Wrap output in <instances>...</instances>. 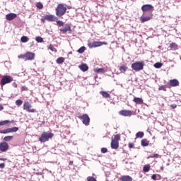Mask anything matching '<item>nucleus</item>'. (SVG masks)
<instances>
[{
  "label": "nucleus",
  "mask_w": 181,
  "mask_h": 181,
  "mask_svg": "<svg viewBox=\"0 0 181 181\" xmlns=\"http://www.w3.org/2000/svg\"><path fill=\"white\" fill-rule=\"evenodd\" d=\"M66 11H67V8L64 6V4H58V6L55 9L56 16L58 18H62V16H63L64 13H66Z\"/></svg>",
  "instance_id": "f257e3e1"
},
{
  "label": "nucleus",
  "mask_w": 181,
  "mask_h": 181,
  "mask_svg": "<svg viewBox=\"0 0 181 181\" xmlns=\"http://www.w3.org/2000/svg\"><path fill=\"white\" fill-rule=\"evenodd\" d=\"M54 135V134H53L52 133H48V132H44L41 134V136L40 137L39 141L41 143L47 142L49 139H52V138H53Z\"/></svg>",
  "instance_id": "f03ea898"
},
{
  "label": "nucleus",
  "mask_w": 181,
  "mask_h": 181,
  "mask_svg": "<svg viewBox=\"0 0 181 181\" xmlns=\"http://www.w3.org/2000/svg\"><path fill=\"white\" fill-rule=\"evenodd\" d=\"M144 66H145V63L141 62H136L132 64V69L135 71H141V70H144Z\"/></svg>",
  "instance_id": "7ed1b4c3"
},
{
  "label": "nucleus",
  "mask_w": 181,
  "mask_h": 181,
  "mask_svg": "<svg viewBox=\"0 0 181 181\" xmlns=\"http://www.w3.org/2000/svg\"><path fill=\"white\" fill-rule=\"evenodd\" d=\"M13 81V78L11 76L6 75L2 77L1 80V86H5L6 84H9V83H12Z\"/></svg>",
  "instance_id": "20e7f679"
},
{
  "label": "nucleus",
  "mask_w": 181,
  "mask_h": 181,
  "mask_svg": "<svg viewBox=\"0 0 181 181\" xmlns=\"http://www.w3.org/2000/svg\"><path fill=\"white\" fill-rule=\"evenodd\" d=\"M103 45H107L105 42H103L101 41H94L93 42H90L88 44L89 49H93L94 47H100V46H103Z\"/></svg>",
  "instance_id": "39448f33"
},
{
  "label": "nucleus",
  "mask_w": 181,
  "mask_h": 181,
  "mask_svg": "<svg viewBox=\"0 0 181 181\" xmlns=\"http://www.w3.org/2000/svg\"><path fill=\"white\" fill-rule=\"evenodd\" d=\"M78 118L82 119L83 124L86 125V127L90 125V117H88V115L84 114L83 115L78 116Z\"/></svg>",
  "instance_id": "423d86ee"
},
{
  "label": "nucleus",
  "mask_w": 181,
  "mask_h": 181,
  "mask_svg": "<svg viewBox=\"0 0 181 181\" xmlns=\"http://www.w3.org/2000/svg\"><path fill=\"white\" fill-rule=\"evenodd\" d=\"M18 131H19V128L12 127V128H8L5 130H0V132L1 134H11V132H18Z\"/></svg>",
  "instance_id": "0eeeda50"
},
{
  "label": "nucleus",
  "mask_w": 181,
  "mask_h": 181,
  "mask_svg": "<svg viewBox=\"0 0 181 181\" xmlns=\"http://www.w3.org/2000/svg\"><path fill=\"white\" fill-rule=\"evenodd\" d=\"M141 11L143 12H152V11H153V6L151 4H144L141 6Z\"/></svg>",
  "instance_id": "6e6552de"
},
{
  "label": "nucleus",
  "mask_w": 181,
  "mask_h": 181,
  "mask_svg": "<svg viewBox=\"0 0 181 181\" xmlns=\"http://www.w3.org/2000/svg\"><path fill=\"white\" fill-rule=\"evenodd\" d=\"M9 149V145L6 141H2L0 143V151L1 152H6Z\"/></svg>",
  "instance_id": "1a4fd4ad"
},
{
  "label": "nucleus",
  "mask_w": 181,
  "mask_h": 181,
  "mask_svg": "<svg viewBox=\"0 0 181 181\" xmlns=\"http://www.w3.org/2000/svg\"><path fill=\"white\" fill-rule=\"evenodd\" d=\"M45 19L48 22H56V21H59V18L54 15H45Z\"/></svg>",
  "instance_id": "9d476101"
},
{
  "label": "nucleus",
  "mask_w": 181,
  "mask_h": 181,
  "mask_svg": "<svg viewBox=\"0 0 181 181\" xmlns=\"http://www.w3.org/2000/svg\"><path fill=\"white\" fill-rule=\"evenodd\" d=\"M119 114L123 117H131L132 115V112H131V110H121L119 112Z\"/></svg>",
  "instance_id": "9b49d317"
},
{
  "label": "nucleus",
  "mask_w": 181,
  "mask_h": 181,
  "mask_svg": "<svg viewBox=\"0 0 181 181\" xmlns=\"http://www.w3.org/2000/svg\"><path fill=\"white\" fill-rule=\"evenodd\" d=\"M16 16H17L16 13H10L6 15V19L7 21H13V19H15Z\"/></svg>",
  "instance_id": "f8f14e48"
},
{
  "label": "nucleus",
  "mask_w": 181,
  "mask_h": 181,
  "mask_svg": "<svg viewBox=\"0 0 181 181\" xmlns=\"http://www.w3.org/2000/svg\"><path fill=\"white\" fill-rule=\"evenodd\" d=\"M25 58L27 60H34L35 59V53L28 52L25 54Z\"/></svg>",
  "instance_id": "ddd939ff"
},
{
  "label": "nucleus",
  "mask_w": 181,
  "mask_h": 181,
  "mask_svg": "<svg viewBox=\"0 0 181 181\" xmlns=\"http://www.w3.org/2000/svg\"><path fill=\"white\" fill-rule=\"evenodd\" d=\"M111 148L112 149H118V148H119V141H115L112 140Z\"/></svg>",
  "instance_id": "4468645a"
},
{
  "label": "nucleus",
  "mask_w": 181,
  "mask_h": 181,
  "mask_svg": "<svg viewBox=\"0 0 181 181\" xmlns=\"http://www.w3.org/2000/svg\"><path fill=\"white\" fill-rule=\"evenodd\" d=\"M121 181H132V177L129 175H123L119 177Z\"/></svg>",
  "instance_id": "2eb2a0df"
},
{
  "label": "nucleus",
  "mask_w": 181,
  "mask_h": 181,
  "mask_svg": "<svg viewBox=\"0 0 181 181\" xmlns=\"http://www.w3.org/2000/svg\"><path fill=\"white\" fill-rule=\"evenodd\" d=\"M170 84L172 87H177V86H179V81L177 79L170 80Z\"/></svg>",
  "instance_id": "dca6fc26"
},
{
  "label": "nucleus",
  "mask_w": 181,
  "mask_h": 181,
  "mask_svg": "<svg viewBox=\"0 0 181 181\" xmlns=\"http://www.w3.org/2000/svg\"><path fill=\"white\" fill-rule=\"evenodd\" d=\"M32 108V105L28 101H25L23 104V110H28Z\"/></svg>",
  "instance_id": "f3484780"
},
{
  "label": "nucleus",
  "mask_w": 181,
  "mask_h": 181,
  "mask_svg": "<svg viewBox=\"0 0 181 181\" xmlns=\"http://www.w3.org/2000/svg\"><path fill=\"white\" fill-rule=\"evenodd\" d=\"M60 32L66 33V32H71V27L70 25H66L64 28L59 29Z\"/></svg>",
  "instance_id": "a211bd4d"
},
{
  "label": "nucleus",
  "mask_w": 181,
  "mask_h": 181,
  "mask_svg": "<svg viewBox=\"0 0 181 181\" xmlns=\"http://www.w3.org/2000/svg\"><path fill=\"white\" fill-rule=\"evenodd\" d=\"M79 69L81 71H87V70H88V66L86 64H83L79 66Z\"/></svg>",
  "instance_id": "6ab92c4d"
},
{
  "label": "nucleus",
  "mask_w": 181,
  "mask_h": 181,
  "mask_svg": "<svg viewBox=\"0 0 181 181\" xmlns=\"http://www.w3.org/2000/svg\"><path fill=\"white\" fill-rule=\"evenodd\" d=\"M133 101L136 103V104H144V100L141 98H134Z\"/></svg>",
  "instance_id": "aec40b11"
},
{
  "label": "nucleus",
  "mask_w": 181,
  "mask_h": 181,
  "mask_svg": "<svg viewBox=\"0 0 181 181\" xmlns=\"http://www.w3.org/2000/svg\"><path fill=\"white\" fill-rule=\"evenodd\" d=\"M141 146H148L149 145V141L148 139H144L141 141Z\"/></svg>",
  "instance_id": "412c9836"
},
{
  "label": "nucleus",
  "mask_w": 181,
  "mask_h": 181,
  "mask_svg": "<svg viewBox=\"0 0 181 181\" xmlns=\"http://www.w3.org/2000/svg\"><path fill=\"white\" fill-rule=\"evenodd\" d=\"M12 139H13V136H7L3 139V141L5 142H10V141H12Z\"/></svg>",
  "instance_id": "4be33fe9"
},
{
  "label": "nucleus",
  "mask_w": 181,
  "mask_h": 181,
  "mask_svg": "<svg viewBox=\"0 0 181 181\" xmlns=\"http://www.w3.org/2000/svg\"><path fill=\"white\" fill-rule=\"evenodd\" d=\"M100 94L103 95V97H104L105 98H110V97H111L110 95V93H108L107 92L105 91H101Z\"/></svg>",
  "instance_id": "5701e85b"
},
{
  "label": "nucleus",
  "mask_w": 181,
  "mask_h": 181,
  "mask_svg": "<svg viewBox=\"0 0 181 181\" xmlns=\"http://www.w3.org/2000/svg\"><path fill=\"white\" fill-rule=\"evenodd\" d=\"M119 70L122 73H125V71H126L127 70H128V66L122 65V66H121L119 67Z\"/></svg>",
  "instance_id": "b1692460"
},
{
  "label": "nucleus",
  "mask_w": 181,
  "mask_h": 181,
  "mask_svg": "<svg viewBox=\"0 0 181 181\" xmlns=\"http://www.w3.org/2000/svg\"><path fill=\"white\" fill-rule=\"evenodd\" d=\"M148 21H151V17L146 16L141 18V21L142 23H144V22H148Z\"/></svg>",
  "instance_id": "393cba45"
},
{
  "label": "nucleus",
  "mask_w": 181,
  "mask_h": 181,
  "mask_svg": "<svg viewBox=\"0 0 181 181\" xmlns=\"http://www.w3.org/2000/svg\"><path fill=\"white\" fill-rule=\"evenodd\" d=\"M21 41L23 43H26L27 42H29V37H28L27 36H23L21 38Z\"/></svg>",
  "instance_id": "a878e982"
},
{
  "label": "nucleus",
  "mask_w": 181,
  "mask_h": 181,
  "mask_svg": "<svg viewBox=\"0 0 181 181\" xmlns=\"http://www.w3.org/2000/svg\"><path fill=\"white\" fill-rule=\"evenodd\" d=\"M121 139V136L119 134H116L112 141H115L116 142H119Z\"/></svg>",
  "instance_id": "bb28decb"
},
{
  "label": "nucleus",
  "mask_w": 181,
  "mask_h": 181,
  "mask_svg": "<svg viewBox=\"0 0 181 181\" xmlns=\"http://www.w3.org/2000/svg\"><path fill=\"white\" fill-rule=\"evenodd\" d=\"M144 132H139L136 134V138H144Z\"/></svg>",
  "instance_id": "cd10ccee"
},
{
  "label": "nucleus",
  "mask_w": 181,
  "mask_h": 181,
  "mask_svg": "<svg viewBox=\"0 0 181 181\" xmlns=\"http://www.w3.org/2000/svg\"><path fill=\"white\" fill-rule=\"evenodd\" d=\"M57 63L58 64H62L64 63V58H63V57H59V58H58V59H57Z\"/></svg>",
  "instance_id": "c85d7f7f"
},
{
  "label": "nucleus",
  "mask_w": 181,
  "mask_h": 181,
  "mask_svg": "<svg viewBox=\"0 0 181 181\" xmlns=\"http://www.w3.org/2000/svg\"><path fill=\"white\" fill-rule=\"evenodd\" d=\"M104 69L103 68H96L94 69L95 73H104Z\"/></svg>",
  "instance_id": "c756f323"
},
{
  "label": "nucleus",
  "mask_w": 181,
  "mask_h": 181,
  "mask_svg": "<svg viewBox=\"0 0 181 181\" xmlns=\"http://www.w3.org/2000/svg\"><path fill=\"white\" fill-rule=\"evenodd\" d=\"M163 64L160 62H156V64H154V67L156 69H160V67H162Z\"/></svg>",
  "instance_id": "7c9ffc66"
},
{
  "label": "nucleus",
  "mask_w": 181,
  "mask_h": 181,
  "mask_svg": "<svg viewBox=\"0 0 181 181\" xmlns=\"http://www.w3.org/2000/svg\"><path fill=\"white\" fill-rule=\"evenodd\" d=\"M149 169H151V165H146L143 168L144 172H146V173L148 172L149 170Z\"/></svg>",
  "instance_id": "2f4dec72"
},
{
  "label": "nucleus",
  "mask_w": 181,
  "mask_h": 181,
  "mask_svg": "<svg viewBox=\"0 0 181 181\" xmlns=\"http://www.w3.org/2000/svg\"><path fill=\"white\" fill-rule=\"evenodd\" d=\"M23 103V101H22V100L18 99L16 101V105H18V107H21V105H22V104Z\"/></svg>",
  "instance_id": "473e14b6"
},
{
  "label": "nucleus",
  "mask_w": 181,
  "mask_h": 181,
  "mask_svg": "<svg viewBox=\"0 0 181 181\" xmlns=\"http://www.w3.org/2000/svg\"><path fill=\"white\" fill-rule=\"evenodd\" d=\"M78 53H84L86 52V47H81L77 50Z\"/></svg>",
  "instance_id": "72a5a7b5"
},
{
  "label": "nucleus",
  "mask_w": 181,
  "mask_h": 181,
  "mask_svg": "<svg viewBox=\"0 0 181 181\" xmlns=\"http://www.w3.org/2000/svg\"><path fill=\"white\" fill-rule=\"evenodd\" d=\"M35 40L36 42H37V43H42L43 42V38H42V37H35Z\"/></svg>",
  "instance_id": "f704fd0d"
},
{
  "label": "nucleus",
  "mask_w": 181,
  "mask_h": 181,
  "mask_svg": "<svg viewBox=\"0 0 181 181\" xmlns=\"http://www.w3.org/2000/svg\"><path fill=\"white\" fill-rule=\"evenodd\" d=\"M6 124H9V120L1 121L0 127H3V125H6Z\"/></svg>",
  "instance_id": "c9c22d12"
},
{
  "label": "nucleus",
  "mask_w": 181,
  "mask_h": 181,
  "mask_svg": "<svg viewBox=\"0 0 181 181\" xmlns=\"http://www.w3.org/2000/svg\"><path fill=\"white\" fill-rule=\"evenodd\" d=\"M55 22H57V24L59 25V26H64V22L62 21L57 20Z\"/></svg>",
  "instance_id": "e433bc0d"
},
{
  "label": "nucleus",
  "mask_w": 181,
  "mask_h": 181,
  "mask_svg": "<svg viewBox=\"0 0 181 181\" xmlns=\"http://www.w3.org/2000/svg\"><path fill=\"white\" fill-rule=\"evenodd\" d=\"M36 6H37V8H38V9H42L43 4H42V3H40V2H39V3H37Z\"/></svg>",
  "instance_id": "4c0bfd02"
},
{
  "label": "nucleus",
  "mask_w": 181,
  "mask_h": 181,
  "mask_svg": "<svg viewBox=\"0 0 181 181\" xmlns=\"http://www.w3.org/2000/svg\"><path fill=\"white\" fill-rule=\"evenodd\" d=\"M102 153H107L108 152V149L107 148H101Z\"/></svg>",
  "instance_id": "58836bf2"
},
{
  "label": "nucleus",
  "mask_w": 181,
  "mask_h": 181,
  "mask_svg": "<svg viewBox=\"0 0 181 181\" xmlns=\"http://www.w3.org/2000/svg\"><path fill=\"white\" fill-rule=\"evenodd\" d=\"M87 180L88 181H97V180H95V178H94L93 177H88Z\"/></svg>",
  "instance_id": "ea45409f"
},
{
  "label": "nucleus",
  "mask_w": 181,
  "mask_h": 181,
  "mask_svg": "<svg viewBox=\"0 0 181 181\" xmlns=\"http://www.w3.org/2000/svg\"><path fill=\"white\" fill-rule=\"evenodd\" d=\"M159 90H163V91H166V86H160Z\"/></svg>",
  "instance_id": "a19ab883"
},
{
  "label": "nucleus",
  "mask_w": 181,
  "mask_h": 181,
  "mask_svg": "<svg viewBox=\"0 0 181 181\" xmlns=\"http://www.w3.org/2000/svg\"><path fill=\"white\" fill-rule=\"evenodd\" d=\"M48 49L49 50H52V52H54V47H53V45H50L49 46H48Z\"/></svg>",
  "instance_id": "79ce46f5"
},
{
  "label": "nucleus",
  "mask_w": 181,
  "mask_h": 181,
  "mask_svg": "<svg viewBox=\"0 0 181 181\" xmlns=\"http://www.w3.org/2000/svg\"><path fill=\"white\" fill-rule=\"evenodd\" d=\"M159 158V154L156 153V154H154V155H153V156H148V158Z\"/></svg>",
  "instance_id": "37998d69"
},
{
  "label": "nucleus",
  "mask_w": 181,
  "mask_h": 181,
  "mask_svg": "<svg viewBox=\"0 0 181 181\" xmlns=\"http://www.w3.org/2000/svg\"><path fill=\"white\" fill-rule=\"evenodd\" d=\"M18 59H25V57H26V54L18 55Z\"/></svg>",
  "instance_id": "c03bdc74"
},
{
  "label": "nucleus",
  "mask_w": 181,
  "mask_h": 181,
  "mask_svg": "<svg viewBox=\"0 0 181 181\" xmlns=\"http://www.w3.org/2000/svg\"><path fill=\"white\" fill-rule=\"evenodd\" d=\"M21 91H28V87L26 86L21 87Z\"/></svg>",
  "instance_id": "a18cd8bd"
},
{
  "label": "nucleus",
  "mask_w": 181,
  "mask_h": 181,
  "mask_svg": "<svg viewBox=\"0 0 181 181\" xmlns=\"http://www.w3.org/2000/svg\"><path fill=\"white\" fill-rule=\"evenodd\" d=\"M27 111L28 112H36V110L35 109H29Z\"/></svg>",
  "instance_id": "49530a36"
},
{
  "label": "nucleus",
  "mask_w": 181,
  "mask_h": 181,
  "mask_svg": "<svg viewBox=\"0 0 181 181\" xmlns=\"http://www.w3.org/2000/svg\"><path fill=\"white\" fill-rule=\"evenodd\" d=\"M156 174H153L152 176H151V179H153V180H156Z\"/></svg>",
  "instance_id": "de8ad7c7"
},
{
  "label": "nucleus",
  "mask_w": 181,
  "mask_h": 181,
  "mask_svg": "<svg viewBox=\"0 0 181 181\" xmlns=\"http://www.w3.org/2000/svg\"><path fill=\"white\" fill-rule=\"evenodd\" d=\"M5 168V163H0V169H4Z\"/></svg>",
  "instance_id": "09e8293b"
},
{
  "label": "nucleus",
  "mask_w": 181,
  "mask_h": 181,
  "mask_svg": "<svg viewBox=\"0 0 181 181\" xmlns=\"http://www.w3.org/2000/svg\"><path fill=\"white\" fill-rule=\"evenodd\" d=\"M129 148H134V144L133 143H130L129 144Z\"/></svg>",
  "instance_id": "8fccbe9b"
},
{
  "label": "nucleus",
  "mask_w": 181,
  "mask_h": 181,
  "mask_svg": "<svg viewBox=\"0 0 181 181\" xmlns=\"http://www.w3.org/2000/svg\"><path fill=\"white\" fill-rule=\"evenodd\" d=\"M172 108L175 109L176 108V107H177V105H176L175 104H173L171 105Z\"/></svg>",
  "instance_id": "3c124183"
},
{
  "label": "nucleus",
  "mask_w": 181,
  "mask_h": 181,
  "mask_svg": "<svg viewBox=\"0 0 181 181\" xmlns=\"http://www.w3.org/2000/svg\"><path fill=\"white\" fill-rule=\"evenodd\" d=\"M45 21H46V18H45V16H44V17L41 19V21L45 23Z\"/></svg>",
  "instance_id": "603ef678"
},
{
  "label": "nucleus",
  "mask_w": 181,
  "mask_h": 181,
  "mask_svg": "<svg viewBox=\"0 0 181 181\" xmlns=\"http://www.w3.org/2000/svg\"><path fill=\"white\" fill-rule=\"evenodd\" d=\"M4 110V106L0 105V111H2Z\"/></svg>",
  "instance_id": "864d4df0"
},
{
  "label": "nucleus",
  "mask_w": 181,
  "mask_h": 181,
  "mask_svg": "<svg viewBox=\"0 0 181 181\" xmlns=\"http://www.w3.org/2000/svg\"><path fill=\"white\" fill-rule=\"evenodd\" d=\"M173 46H176V45L175 44H170V47H173Z\"/></svg>",
  "instance_id": "5fc2aeb1"
},
{
  "label": "nucleus",
  "mask_w": 181,
  "mask_h": 181,
  "mask_svg": "<svg viewBox=\"0 0 181 181\" xmlns=\"http://www.w3.org/2000/svg\"><path fill=\"white\" fill-rule=\"evenodd\" d=\"M0 160H6V158H0Z\"/></svg>",
  "instance_id": "6e6d98bb"
},
{
  "label": "nucleus",
  "mask_w": 181,
  "mask_h": 181,
  "mask_svg": "<svg viewBox=\"0 0 181 181\" xmlns=\"http://www.w3.org/2000/svg\"><path fill=\"white\" fill-rule=\"evenodd\" d=\"M161 170H163L164 168L163 166L160 167Z\"/></svg>",
  "instance_id": "4d7b16f0"
},
{
  "label": "nucleus",
  "mask_w": 181,
  "mask_h": 181,
  "mask_svg": "<svg viewBox=\"0 0 181 181\" xmlns=\"http://www.w3.org/2000/svg\"><path fill=\"white\" fill-rule=\"evenodd\" d=\"M0 134H2V133L0 132Z\"/></svg>",
  "instance_id": "13d9d810"
}]
</instances>
